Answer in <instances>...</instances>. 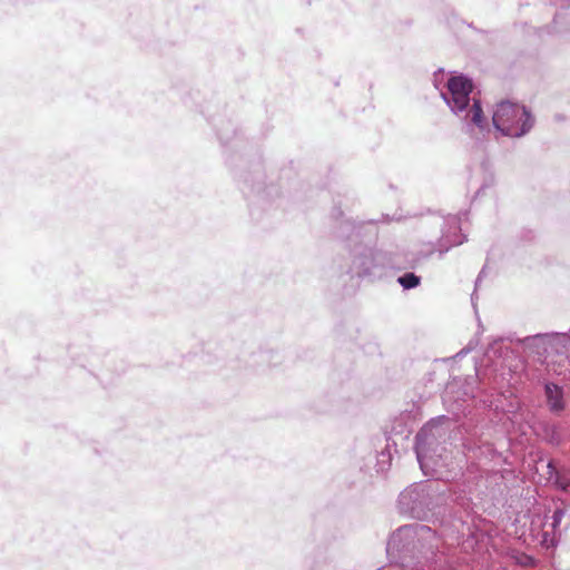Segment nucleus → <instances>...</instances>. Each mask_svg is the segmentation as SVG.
<instances>
[{
	"label": "nucleus",
	"mask_w": 570,
	"mask_h": 570,
	"mask_svg": "<svg viewBox=\"0 0 570 570\" xmlns=\"http://www.w3.org/2000/svg\"><path fill=\"white\" fill-rule=\"evenodd\" d=\"M493 125L504 135L519 137L531 128L532 121L524 107L503 101L497 106L493 114Z\"/></svg>",
	"instance_id": "f257e3e1"
},
{
	"label": "nucleus",
	"mask_w": 570,
	"mask_h": 570,
	"mask_svg": "<svg viewBox=\"0 0 570 570\" xmlns=\"http://www.w3.org/2000/svg\"><path fill=\"white\" fill-rule=\"evenodd\" d=\"M550 544L553 546L554 544V540L553 538L550 540Z\"/></svg>",
	"instance_id": "9d476101"
},
{
	"label": "nucleus",
	"mask_w": 570,
	"mask_h": 570,
	"mask_svg": "<svg viewBox=\"0 0 570 570\" xmlns=\"http://www.w3.org/2000/svg\"><path fill=\"white\" fill-rule=\"evenodd\" d=\"M546 395L551 411L560 412L564 409L562 390L556 384L546 385Z\"/></svg>",
	"instance_id": "7ed1b4c3"
},
{
	"label": "nucleus",
	"mask_w": 570,
	"mask_h": 570,
	"mask_svg": "<svg viewBox=\"0 0 570 570\" xmlns=\"http://www.w3.org/2000/svg\"><path fill=\"white\" fill-rule=\"evenodd\" d=\"M522 566H532L534 564V560L531 557L524 556L522 560H520Z\"/></svg>",
	"instance_id": "6e6552de"
},
{
	"label": "nucleus",
	"mask_w": 570,
	"mask_h": 570,
	"mask_svg": "<svg viewBox=\"0 0 570 570\" xmlns=\"http://www.w3.org/2000/svg\"><path fill=\"white\" fill-rule=\"evenodd\" d=\"M543 542H548V532H544L543 534Z\"/></svg>",
	"instance_id": "1a4fd4ad"
},
{
	"label": "nucleus",
	"mask_w": 570,
	"mask_h": 570,
	"mask_svg": "<svg viewBox=\"0 0 570 570\" xmlns=\"http://www.w3.org/2000/svg\"><path fill=\"white\" fill-rule=\"evenodd\" d=\"M399 283L406 289L413 288L420 284V277L413 273H406L399 278Z\"/></svg>",
	"instance_id": "20e7f679"
},
{
	"label": "nucleus",
	"mask_w": 570,
	"mask_h": 570,
	"mask_svg": "<svg viewBox=\"0 0 570 570\" xmlns=\"http://www.w3.org/2000/svg\"><path fill=\"white\" fill-rule=\"evenodd\" d=\"M554 483L563 492L570 493V472L557 473Z\"/></svg>",
	"instance_id": "39448f33"
},
{
	"label": "nucleus",
	"mask_w": 570,
	"mask_h": 570,
	"mask_svg": "<svg viewBox=\"0 0 570 570\" xmlns=\"http://www.w3.org/2000/svg\"><path fill=\"white\" fill-rule=\"evenodd\" d=\"M472 88V82L462 76L451 77L448 80V89L452 97L453 110L462 111L468 107Z\"/></svg>",
	"instance_id": "f03ea898"
},
{
	"label": "nucleus",
	"mask_w": 570,
	"mask_h": 570,
	"mask_svg": "<svg viewBox=\"0 0 570 570\" xmlns=\"http://www.w3.org/2000/svg\"><path fill=\"white\" fill-rule=\"evenodd\" d=\"M564 515V512L563 510L561 509H557L554 512H553V515H552V519H553V522H552V527L553 529H556L557 527H559L562 518Z\"/></svg>",
	"instance_id": "0eeeda50"
},
{
	"label": "nucleus",
	"mask_w": 570,
	"mask_h": 570,
	"mask_svg": "<svg viewBox=\"0 0 570 570\" xmlns=\"http://www.w3.org/2000/svg\"><path fill=\"white\" fill-rule=\"evenodd\" d=\"M470 112L472 114V121L480 126L483 120V111L479 101L474 100Z\"/></svg>",
	"instance_id": "423d86ee"
}]
</instances>
